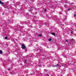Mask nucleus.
Instances as JSON below:
<instances>
[{"label":"nucleus","instance_id":"nucleus-21","mask_svg":"<svg viewBox=\"0 0 76 76\" xmlns=\"http://www.w3.org/2000/svg\"><path fill=\"white\" fill-rule=\"evenodd\" d=\"M68 45H69V43H68Z\"/></svg>","mask_w":76,"mask_h":76},{"label":"nucleus","instance_id":"nucleus-10","mask_svg":"<svg viewBox=\"0 0 76 76\" xmlns=\"http://www.w3.org/2000/svg\"><path fill=\"white\" fill-rule=\"evenodd\" d=\"M26 61H27L26 60H25L24 61V63H26Z\"/></svg>","mask_w":76,"mask_h":76},{"label":"nucleus","instance_id":"nucleus-9","mask_svg":"<svg viewBox=\"0 0 76 76\" xmlns=\"http://www.w3.org/2000/svg\"><path fill=\"white\" fill-rule=\"evenodd\" d=\"M0 54H2V51L1 50H0Z\"/></svg>","mask_w":76,"mask_h":76},{"label":"nucleus","instance_id":"nucleus-13","mask_svg":"<svg viewBox=\"0 0 76 76\" xmlns=\"http://www.w3.org/2000/svg\"><path fill=\"white\" fill-rule=\"evenodd\" d=\"M45 12H46V11H47V9H45Z\"/></svg>","mask_w":76,"mask_h":76},{"label":"nucleus","instance_id":"nucleus-2","mask_svg":"<svg viewBox=\"0 0 76 76\" xmlns=\"http://www.w3.org/2000/svg\"><path fill=\"white\" fill-rule=\"evenodd\" d=\"M42 63H39V67H41V66H42Z\"/></svg>","mask_w":76,"mask_h":76},{"label":"nucleus","instance_id":"nucleus-4","mask_svg":"<svg viewBox=\"0 0 76 76\" xmlns=\"http://www.w3.org/2000/svg\"><path fill=\"white\" fill-rule=\"evenodd\" d=\"M0 4H4V3L1 2V1L0 0Z\"/></svg>","mask_w":76,"mask_h":76},{"label":"nucleus","instance_id":"nucleus-17","mask_svg":"<svg viewBox=\"0 0 76 76\" xmlns=\"http://www.w3.org/2000/svg\"><path fill=\"white\" fill-rule=\"evenodd\" d=\"M36 57H37V58L38 56H36Z\"/></svg>","mask_w":76,"mask_h":76},{"label":"nucleus","instance_id":"nucleus-14","mask_svg":"<svg viewBox=\"0 0 76 76\" xmlns=\"http://www.w3.org/2000/svg\"><path fill=\"white\" fill-rule=\"evenodd\" d=\"M74 16L75 17V16H76V14H74Z\"/></svg>","mask_w":76,"mask_h":76},{"label":"nucleus","instance_id":"nucleus-19","mask_svg":"<svg viewBox=\"0 0 76 76\" xmlns=\"http://www.w3.org/2000/svg\"><path fill=\"white\" fill-rule=\"evenodd\" d=\"M2 15H4V13H3Z\"/></svg>","mask_w":76,"mask_h":76},{"label":"nucleus","instance_id":"nucleus-16","mask_svg":"<svg viewBox=\"0 0 76 76\" xmlns=\"http://www.w3.org/2000/svg\"><path fill=\"white\" fill-rule=\"evenodd\" d=\"M66 42H68V41L67 40H66Z\"/></svg>","mask_w":76,"mask_h":76},{"label":"nucleus","instance_id":"nucleus-12","mask_svg":"<svg viewBox=\"0 0 76 76\" xmlns=\"http://www.w3.org/2000/svg\"><path fill=\"white\" fill-rule=\"evenodd\" d=\"M68 10L69 11V10H70V8H69L68 9Z\"/></svg>","mask_w":76,"mask_h":76},{"label":"nucleus","instance_id":"nucleus-6","mask_svg":"<svg viewBox=\"0 0 76 76\" xmlns=\"http://www.w3.org/2000/svg\"><path fill=\"white\" fill-rule=\"evenodd\" d=\"M58 66V64H57L56 65H55L54 66V67H56V66L57 67V66Z\"/></svg>","mask_w":76,"mask_h":76},{"label":"nucleus","instance_id":"nucleus-1","mask_svg":"<svg viewBox=\"0 0 76 76\" xmlns=\"http://www.w3.org/2000/svg\"><path fill=\"white\" fill-rule=\"evenodd\" d=\"M21 48H22V49H24L25 48V46L24 45H22Z\"/></svg>","mask_w":76,"mask_h":76},{"label":"nucleus","instance_id":"nucleus-7","mask_svg":"<svg viewBox=\"0 0 76 76\" xmlns=\"http://www.w3.org/2000/svg\"><path fill=\"white\" fill-rule=\"evenodd\" d=\"M39 37H41L42 36V34H40L38 35Z\"/></svg>","mask_w":76,"mask_h":76},{"label":"nucleus","instance_id":"nucleus-18","mask_svg":"<svg viewBox=\"0 0 76 76\" xmlns=\"http://www.w3.org/2000/svg\"><path fill=\"white\" fill-rule=\"evenodd\" d=\"M10 70V69H8V70Z\"/></svg>","mask_w":76,"mask_h":76},{"label":"nucleus","instance_id":"nucleus-11","mask_svg":"<svg viewBox=\"0 0 76 76\" xmlns=\"http://www.w3.org/2000/svg\"><path fill=\"white\" fill-rule=\"evenodd\" d=\"M72 41H73V42H74V41H75V40L73 39H72Z\"/></svg>","mask_w":76,"mask_h":76},{"label":"nucleus","instance_id":"nucleus-20","mask_svg":"<svg viewBox=\"0 0 76 76\" xmlns=\"http://www.w3.org/2000/svg\"><path fill=\"white\" fill-rule=\"evenodd\" d=\"M71 34H72V32H71Z\"/></svg>","mask_w":76,"mask_h":76},{"label":"nucleus","instance_id":"nucleus-15","mask_svg":"<svg viewBox=\"0 0 76 76\" xmlns=\"http://www.w3.org/2000/svg\"><path fill=\"white\" fill-rule=\"evenodd\" d=\"M51 65H50V66H48V67H51Z\"/></svg>","mask_w":76,"mask_h":76},{"label":"nucleus","instance_id":"nucleus-5","mask_svg":"<svg viewBox=\"0 0 76 76\" xmlns=\"http://www.w3.org/2000/svg\"><path fill=\"white\" fill-rule=\"evenodd\" d=\"M51 38H50V39L48 40L49 41H51Z\"/></svg>","mask_w":76,"mask_h":76},{"label":"nucleus","instance_id":"nucleus-3","mask_svg":"<svg viewBox=\"0 0 76 76\" xmlns=\"http://www.w3.org/2000/svg\"><path fill=\"white\" fill-rule=\"evenodd\" d=\"M51 34H52V35H56V34L54 33H51Z\"/></svg>","mask_w":76,"mask_h":76},{"label":"nucleus","instance_id":"nucleus-22","mask_svg":"<svg viewBox=\"0 0 76 76\" xmlns=\"http://www.w3.org/2000/svg\"><path fill=\"white\" fill-rule=\"evenodd\" d=\"M65 65H66V64H65Z\"/></svg>","mask_w":76,"mask_h":76},{"label":"nucleus","instance_id":"nucleus-8","mask_svg":"<svg viewBox=\"0 0 76 76\" xmlns=\"http://www.w3.org/2000/svg\"><path fill=\"white\" fill-rule=\"evenodd\" d=\"M7 39V37H6L5 38V39Z\"/></svg>","mask_w":76,"mask_h":76}]
</instances>
